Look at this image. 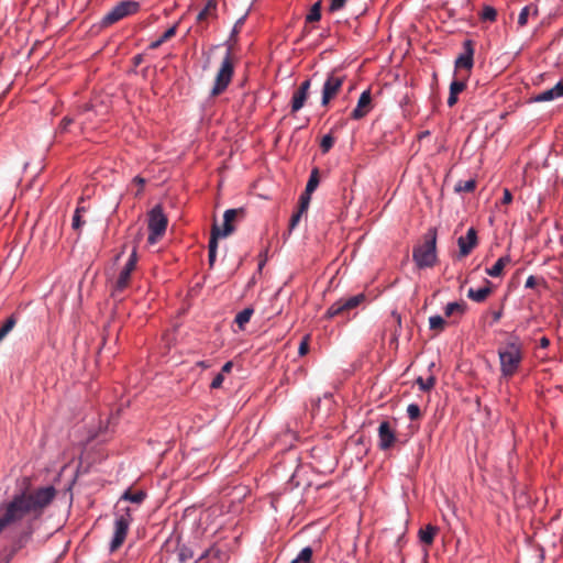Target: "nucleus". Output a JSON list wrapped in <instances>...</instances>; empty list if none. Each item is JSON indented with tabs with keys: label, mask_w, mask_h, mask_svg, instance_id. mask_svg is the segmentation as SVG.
I'll return each instance as SVG.
<instances>
[{
	"label": "nucleus",
	"mask_w": 563,
	"mask_h": 563,
	"mask_svg": "<svg viewBox=\"0 0 563 563\" xmlns=\"http://www.w3.org/2000/svg\"><path fill=\"white\" fill-rule=\"evenodd\" d=\"M457 102V95H449L448 106L453 107Z\"/></svg>",
	"instance_id": "obj_52"
},
{
	"label": "nucleus",
	"mask_w": 563,
	"mask_h": 563,
	"mask_svg": "<svg viewBox=\"0 0 563 563\" xmlns=\"http://www.w3.org/2000/svg\"><path fill=\"white\" fill-rule=\"evenodd\" d=\"M466 305L465 302H450L446 305L444 309V314L446 318H451L453 316L461 317L465 312Z\"/></svg>",
	"instance_id": "obj_24"
},
{
	"label": "nucleus",
	"mask_w": 563,
	"mask_h": 563,
	"mask_svg": "<svg viewBox=\"0 0 563 563\" xmlns=\"http://www.w3.org/2000/svg\"><path fill=\"white\" fill-rule=\"evenodd\" d=\"M345 76L340 74L338 70H332L327 75L322 87L321 104L323 107L329 106L332 99H334L342 89Z\"/></svg>",
	"instance_id": "obj_6"
},
{
	"label": "nucleus",
	"mask_w": 563,
	"mask_h": 563,
	"mask_svg": "<svg viewBox=\"0 0 563 563\" xmlns=\"http://www.w3.org/2000/svg\"><path fill=\"white\" fill-rule=\"evenodd\" d=\"M486 283H487V286H485V287H482L478 289L470 288L467 291V297L476 302H483L484 300H486V298L492 292V288L489 287V282L486 280Z\"/></svg>",
	"instance_id": "obj_17"
},
{
	"label": "nucleus",
	"mask_w": 563,
	"mask_h": 563,
	"mask_svg": "<svg viewBox=\"0 0 563 563\" xmlns=\"http://www.w3.org/2000/svg\"><path fill=\"white\" fill-rule=\"evenodd\" d=\"M302 213L303 212H300V210H298L296 213H294L291 216V219H290V222H289V229L290 230H294L298 225Z\"/></svg>",
	"instance_id": "obj_44"
},
{
	"label": "nucleus",
	"mask_w": 563,
	"mask_h": 563,
	"mask_svg": "<svg viewBox=\"0 0 563 563\" xmlns=\"http://www.w3.org/2000/svg\"><path fill=\"white\" fill-rule=\"evenodd\" d=\"M310 196L311 194H307L306 191L301 194L299 198V208L300 212H306L308 210L309 203H310Z\"/></svg>",
	"instance_id": "obj_40"
},
{
	"label": "nucleus",
	"mask_w": 563,
	"mask_h": 563,
	"mask_svg": "<svg viewBox=\"0 0 563 563\" xmlns=\"http://www.w3.org/2000/svg\"><path fill=\"white\" fill-rule=\"evenodd\" d=\"M539 283V279L534 276H529L526 280V288H534Z\"/></svg>",
	"instance_id": "obj_47"
},
{
	"label": "nucleus",
	"mask_w": 563,
	"mask_h": 563,
	"mask_svg": "<svg viewBox=\"0 0 563 563\" xmlns=\"http://www.w3.org/2000/svg\"><path fill=\"white\" fill-rule=\"evenodd\" d=\"M20 319V312L12 313L0 327V342L13 330Z\"/></svg>",
	"instance_id": "obj_19"
},
{
	"label": "nucleus",
	"mask_w": 563,
	"mask_h": 563,
	"mask_svg": "<svg viewBox=\"0 0 563 563\" xmlns=\"http://www.w3.org/2000/svg\"><path fill=\"white\" fill-rule=\"evenodd\" d=\"M85 221L81 220V214H78V212H75L73 216L71 221V228L76 231L80 230Z\"/></svg>",
	"instance_id": "obj_42"
},
{
	"label": "nucleus",
	"mask_w": 563,
	"mask_h": 563,
	"mask_svg": "<svg viewBox=\"0 0 563 563\" xmlns=\"http://www.w3.org/2000/svg\"><path fill=\"white\" fill-rule=\"evenodd\" d=\"M365 300L364 294H357L355 296L349 298H341L335 301L332 306L327 310L325 317L331 319L338 316H344L350 310L358 307Z\"/></svg>",
	"instance_id": "obj_7"
},
{
	"label": "nucleus",
	"mask_w": 563,
	"mask_h": 563,
	"mask_svg": "<svg viewBox=\"0 0 563 563\" xmlns=\"http://www.w3.org/2000/svg\"><path fill=\"white\" fill-rule=\"evenodd\" d=\"M123 511L117 516L114 521L113 538L110 542L111 552H115L123 544L132 522L131 508L126 507Z\"/></svg>",
	"instance_id": "obj_5"
},
{
	"label": "nucleus",
	"mask_w": 563,
	"mask_h": 563,
	"mask_svg": "<svg viewBox=\"0 0 563 563\" xmlns=\"http://www.w3.org/2000/svg\"><path fill=\"white\" fill-rule=\"evenodd\" d=\"M232 367H233V363H232V362H227V363L222 366V368H221V371H220L219 373H222V375L224 376V374H227V373H230V372H231Z\"/></svg>",
	"instance_id": "obj_50"
},
{
	"label": "nucleus",
	"mask_w": 563,
	"mask_h": 563,
	"mask_svg": "<svg viewBox=\"0 0 563 563\" xmlns=\"http://www.w3.org/2000/svg\"><path fill=\"white\" fill-rule=\"evenodd\" d=\"M176 553L180 563H196L194 551L189 547L185 544L178 545Z\"/></svg>",
	"instance_id": "obj_22"
},
{
	"label": "nucleus",
	"mask_w": 563,
	"mask_h": 563,
	"mask_svg": "<svg viewBox=\"0 0 563 563\" xmlns=\"http://www.w3.org/2000/svg\"><path fill=\"white\" fill-rule=\"evenodd\" d=\"M290 563H299V561L296 559H294Z\"/></svg>",
	"instance_id": "obj_58"
},
{
	"label": "nucleus",
	"mask_w": 563,
	"mask_h": 563,
	"mask_svg": "<svg viewBox=\"0 0 563 563\" xmlns=\"http://www.w3.org/2000/svg\"><path fill=\"white\" fill-rule=\"evenodd\" d=\"M372 110L371 90L363 91L358 98L355 109L351 112V119L361 120Z\"/></svg>",
	"instance_id": "obj_13"
},
{
	"label": "nucleus",
	"mask_w": 563,
	"mask_h": 563,
	"mask_svg": "<svg viewBox=\"0 0 563 563\" xmlns=\"http://www.w3.org/2000/svg\"><path fill=\"white\" fill-rule=\"evenodd\" d=\"M244 214H245V211L243 208L228 209L223 214V228L220 229V227L217 223H214L212 225L211 232H218L219 238L229 236L235 230L233 222L238 219H243Z\"/></svg>",
	"instance_id": "obj_8"
},
{
	"label": "nucleus",
	"mask_w": 563,
	"mask_h": 563,
	"mask_svg": "<svg viewBox=\"0 0 563 563\" xmlns=\"http://www.w3.org/2000/svg\"><path fill=\"white\" fill-rule=\"evenodd\" d=\"M308 349H309V346H308V342H307V340L305 339V340H302V341L300 342L299 347H298V352H308Z\"/></svg>",
	"instance_id": "obj_53"
},
{
	"label": "nucleus",
	"mask_w": 563,
	"mask_h": 563,
	"mask_svg": "<svg viewBox=\"0 0 563 563\" xmlns=\"http://www.w3.org/2000/svg\"><path fill=\"white\" fill-rule=\"evenodd\" d=\"M482 19L485 21H495L497 11L493 7H485L482 12Z\"/></svg>",
	"instance_id": "obj_39"
},
{
	"label": "nucleus",
	"mask_w": 563,
	"mask_h": 563,
	"mask_svg": "<svg viewBox=\"0 0 563 563\" xmlns=\"http://www.w3.org/2000/svg\"><path fill=\"white\" fill-rule=\"evenodd\" d=\"M416 383L419 385V388L423 391H428L433 388L435 384V377L429 376L427 379H423L422 377H418Z\"/></svg>",
	"instance_id": "obj_34"
},
{
	"label": "nucleus",
	"mask_w": 563,
	"mask_h": 563,
	"mask_svg": "<svg viewBox=\"0 0 563 563\" xmlns=\"http://www.w3.org/2000/svg\"><path fill=\"white\" fill-rule=\"evenodd\" d=\"M85 211H86L85 207H80V206L77 207L75 210V212H78V214H81V212H85Z\"/></svg>",
	"instance_id": "obj_57"
},
{
	"label": "nucleus",
	"mask_w": 563,
	"mask_h": 563,
	"mask_svg": "<svg viewBox=\"0 0 563 563\" xmlns=\"http://www.w3.org/2000/svg\"><path fill=\"white\" fill-rule=\"evenodd\" d=\"M311 88V79H306L300 84V86L297 88V90L294 92L291 98V113H295L299 111L301 108H303L309 91Z\"/></svg>",
	"instance_id": "obj_12"
},
{
	"label": "nucleus",
	"mask_w": 563,
	"mask_h": 563,
	"mask_svg": "<svg viewBox=\"0 0 563 563\" xmlns=\"http://www.w3.org/2000/svg\"><path fill=\"white\" fill-rule=\"evenodd\" d=\"M140 10V3L132 0L121 1L117 3L103 18L102 25L109 26L120 20L135 14Z\"/></svg>",
	"instance_id": "obj_4"
},
{
	"label": "nucleus",
	"mask_w": 563,
	"mask_h": 563,
	"mask_svg": "<svg viewBox=\"0 0 563 563\" xmlns=\"http://www.w3.org/2000/svg\"><path fill=\"white\" fill-rule=\"evenodd\" d=\"M476 187V181L474 179H468L465 181H459L455 185L456 192H472Z\"/></svg>",
	"instance_id": "obj_31"
},
{
	"label": "nucleus",
	"mask_w": 563,
	"mask_h": 563,
	"mask_svg": "<svg viewBox=\"0 0 563 563\" xmlns=\"http://www.w3.org/2000/svg\"><path fill=\"white\" fill-rule=\"evenodd\" d=\"M510 263L509 256H503L490 267L486 269V274L490 277H499L503 275L504 268Z\"/></svg>",
	"instance_id": "obj_20"
},
{
	"label": "nucleus",
	"mask_w": 563,
	"mask_h": 563,
	"mask_svg": "<svg viewBox=\"0 0 563 563\" xmlns=\"http://www.w3.org/2000/svg\"><path fill=\"white\" fill-rule=\"evenodd\" d=\"M437 532V527L428 525L426 528L419 530V539L422 543L430 545L433 543Z\"/></svg>",
	"instance_id": "obj_21"
},
{
	"label": "nucleus",
	"mask_w": 563,
	"mask_h": 563,
	"mask_svg": "<svg viewBox=\"0 0 563 563\" xmlns=\"http://www.w3.org/2000/svg\"><path fill=\"white\" fill-rule=\"evenodd\" d=\"M334 144V137L331 134H327L322 137L320 148L322 153H328Z\"/></svg>",
	"instance_id": "obj_36"
},
{
	"label": "nucleus",
	"mask_w": 563,
	"mask_h": 563,
	"mask_svg": "<svg viewBox=\"0 0 563 563\" xmlns=\"http://www.w3.org/2000/svg\"><path fill=\"white\" fill-rule=\"evenodd\" d=\"M474 65V43L466 40L463 43V53L455 59V68L457 71L465 69L471 71Z\"/></svg>",
	"instance_id": "obj_10"
},
{
	"label": "nucleus",
	"mask_w": 563,
	"mask_h": 563,
	"mask_svg": "<svg viewBox=\"0 0 563 563\" xmlns=\"http://www.w3.org/2000/svg\"><path fill=\"white\" fill-rule=\"evenodd\" d=\"M253 312L254 310L252 308H245L235 316L234 322L238 324L239 329H244L245 324L250 321Z\"/></svg>",
	"instance_id": "obj_27"
},
{
	"label": "nucleus",
	"mask_w": 563,
	"mask_h": 563,
	"mask_svg": "<svg viewBox=\"0 0 563 563\" xmlns=\"http://www.w3.org/2000/svg\"><path fill=\"white\" fill-rule=\"evenodd\" d=\"M531 9H532L531 5H526L522 8V10L520 11L519 16H518L519 26L522 27L528 23V18L530 15Z\"/></svg>",
	"instance_id": "obj_37"
},
{
	"label": "nucleus",
	"mask_w": 563,
	"mask_h": 563,
	"mask_svg": "<svg viewBox=\"0 0 563 563\" xmlns=\"http://www.w3.org/2000/svg\"><path fill=\"white\" fill-rule=\"evenodd\" d=\"M531 340L521 341L517 336H509L507 340V345L511 350V352H521V350H528L530 347Z\"/></svg>",
	"instance_id": "obj_25"
},
{
	"label": "nucleus",
	"mask_w": 563,
	"mask_h": 563,
	"mask_svg": "<svg viewBox=\"0 0 563 563\" xmlns=\"http://www.w3.org/2000/svg\"><path fill=\"white\" fill-rule=\"evenodd\" d=\"M234 74V65L231 51L228 49L221 66L216 75L213 87L210 91V97L214 98L225 91L230 85Z\"/></svg>",
	"instance_id": "obj_2"
},
{
	"label": "nucleus",
	"mask_w": 563,
	"mask_h": 563,
	"mask_svg": "<svg viewBox=\"0 0 563 563\" xmlns=\"http://www.w3.org/2000/svg\"><path fill=\"white\" fill-rule=\"evenodd\" d=\"M432 367H434V362H431V363H430V369H431Z\"/></svg>",
	"instance_id": "obj_59"
},
{
	"label": "nucleus",
	"mask_w": 563,
	"mask_h": 563,
	"mask_svg": "<svg viewBox=\"0 0 563 563\" xmlns=\"http://www.w3.org/2000/svg\"><path fill=\"white\" fill-rule=\"evenodd\" d=\"M321 19V1H317L312 4L309 13L306 16L307 22H318Z\"/></svg>",
	"instance_id": "obj_28"
},
{
	"label": "nucleus",
	"mask_w": 563,
	"mask_h": 563,
	"mask_svg": "<svg viewBox=\"0 0 563 563\" xmlns=\"http://www.w3.org/2000/svg\"><path fill=\"white\" fill-rule=\"evenodd\" d=\"M133 181H134L135 184H137V185H139V187H140V188H139V190H137V192H136V196H139V195L142 192V190H143V187H144V185H145V179H144V178H142V177H140V176H136V177L133 179Z\"/></svg>",
	"instance_id": "obj_48"
},
{
	"label": "nucleus",
	"mask_w": 563,
	"mask_h": 563,
	"mask_svg": "<svg viewBox=\"0 0 563 563\" xmlns=\"http://www.w3.org/2000/svg\"><path fill=\"white\" fill-rule=\"evenodd\" d=\"M445 320L443 317L441 316H432L429 318V327L431 330L435 331V332H441L444 330L445 328Z\"/></svg>",
	"instance_id": "obj_30"
},
{
	"label": "nucleus",
	"mask_w": 563,
	"mask_h": 563,
	"mask_svg": "<svg viewBox=\"0 0 563 563\" xmlns=\"http://www.w3.org/2000/svg\"><path fill=\"white\" fill-rule=\"evenodd\" d=\"M346 0H331L329 10L330 12H335L341 10L345 5Z\"/></svg>",
	"instance_id": "obj_43"
},
{
	"label": "nucleus",
	"mask_w": 563,
	"mask_h": 563,
	"mask_svg": "<svg viewBox=\"0 0 563 563\" xmlns=\"http://www.w3.org/2000/svg\"><path fill=\"white\" fill-rule=\"evenodd\" d=\"M501 372L505 376H511L521 362V354H498Z\"/></svg>",
	"instance_id": "obj_15"
},
{
	"label": "nucleus",
	"mask_w": 563,
	"mask_h": 563,
	"mask_svg": "<svg viewBox=\"0 0 563 563\" xmlns=\"http://www.w3.org/2000/svg\"><path fill=\"white\" fill-rule=\"evenodd\" d=\"M423 239L412 251V260L419 268L432 267L437 262V230L429 229Z\"/></svg>",
	"instance_id": "obj_1"
},
{
	"label": "nucleus",
	"mask_w": 563,
	"mask_h": 563,
	"mask_svg": "<svg viewBox=\"0 0 563 563\" xmlns=\"http://www.w3.org/2000/svg\"><path fill=\"white\" fill-rule=\"evenodd\" d=\"M71 123H73L71 118H69V117L63 118V120L59 123V130L62 132H66Z\"/></svg>",
	"instance_id": "obj_46"
},
{
	"label": "nucleus",
	"mask_w": 563,
	"mask_h": 563,
	"mask_svg": "<svg viewBox=\"0 0 563 563\" xmlns=\"http://www.w3.org/2000/svg\"><path fill=\"white\" fill-rule=\"evenodd\" d=\"M466 77H462L461 79L453 80L450 85V92L451 95H457L461 93L466 88L465 82Z\"/></svg>",
	"instance_id": "obj_33"
},
{
	"label": "nucleus",
	"mask_w": 563,
	"mask_h": 563,
	"mask_svg": "<svg viewBox=\"0 0 563 563\" xmlns=\"http://www.w3.org/2000/svg\"><path fill=\"white\" fill-rule=\"evenodd\" d=\"M143 62V55L142 54H137L135 55L133 58H132V63L135 67L140 66Z\"/></svg>",
	"instance_id": "obj_51"
},
{
	"label": "nucleus",
	"mask_w": 563,
	"mask_h": 563,
	"mask_svg": "<svg viewBox=\"0 0 563 563\" xmlns=\"http://www.w3.org/2000/svg\"><path fill=\"white\" fill-rule=\"evenodd\" d=\"M550 344V340L547 338V336H541L539 340H538V344L531 346L528 349V350H537V349H547Z\"/></svg>",
	"instance_id": "obj_41"
},
{
	"label": "nucleus",
	"mask_w": 563,
	"mask_h": 563,
	"mask_svg": "<svg viewBox=\"0 0 563 563\" xmlns=\"http://www.w3.org/2000/svg\"><path fill=\"white\" fill-rule=\"evenodd\" d=\"M512 200V195L509 189H504L503 203L508 205Z\"/></svg>",
	"instance_id": "obj_49"
},
{
	"label": "nucleus",
	"mask_w": 563,
	"mask_h": 563,
	"mask_svg": "<svg viewBox=\"0 0 563 563\" xmlns=\"http://www.w3.org/2000/svg\"><path fill=\"white\" fill-rule=\"evenodd\" d=\"M244 22V18H241L236 21L235 25H234V31L238 32V30L241 27V25L243 24Z\"/></svg>",
	"instance_id": "obj_55"
},
{
	"label": "nucleus",
	"mask_w": 563,
	"mask_h": 563,
	"mask_svg": "<svg viewBox=\"0 0 563 563\" xmlns=\"http://www.w3.org/2000/svg\"><path fill=\"white\" fill-rule=\"evenodd\" d=\"M397 441L395 430L388 421H382L378 427V446L383 451L389 450Z\"/></svg>",
	"instance_id": "obj_11"
},
{
	"label": "nucleus",
	"mask_w": 563,
	"mask_h": 563,
	"mask_svg": "<svg viewBox=\"0 0 563 563\" xmlns=\"http://www.w3.org/2000/svg\"><path fill=\"white\" fill-rule=\"evenodd\" d=\"M178 23L170 26L168 30H166L163 35L157 38L156 41L152 42L148 46L150 49H156L158 48L163 43L169 41L172 37L176 35Z\"/></svg>",
	"instance_id": "obj_23"
},
{
	"label": "nucleus",
	"mask_w": 563,
	"mask_h": 563,
	"mask_svg": "<svg viewBox=\"0 0 563 563\" xmlns=\"http://www.w3.org/2000/svg\"><path fill=\"white\" fill-rule=\"evenodd\" d=\"M219 233L218 232H211V236L209 240L208 249H209V265L213 266L216 258H217V250H218V240H219Z\"/></svg>",
	"instance_id": "obj_26"
},
{
	"label": "nucleus",
	"mask_w": 563,
	"mask_h": 563,
	"mask_svg": "<svg viewBox=\"0 0 563 563\" xmlns=\"http://www.w3.org/2000/svg\"><path fill=\"white\" fill-rule=\"evenodd\" d=\"M168 224L167 217L163 212V208L161 205H156L150 212H148V243L155 244L158 239H161L166 231Z\"/></svg>",
	"instance_id": "obj_3"
},
{
	"label": "nucleus",
	"mask_w": 563,
	"mask_h": 563,
	"mask_svg": "<svg viewBox=\"0 0 563 563\" xmlns=\"http://www.w3.org/2000/svg\"><path fill=\"white\" fill-rule=\"evenodd\" d=\"M312 549L310 547H306L299 552L297 560L299 563H312Z\"/></svg>",
	"instance_id": "obj_35"
},
{
	"label": "nucleus",
	"mask_w": 563,
	"mask_h": 563,
	"mask_svg": "<svg viewBox=\"0 0 563 563\" xmlns=\"http://www.w3.org/2000/svg\"><path fill=\"white\" fill-rule=\"evenodd\" d=\"M211 553H213V550H212V549H210V550H208V551L203 552V553L201 554V556H200L197 561H201V560H202V559H205L206 556H209Z\"/></svg>",
	"instance_id": "obj_56"
},
{
	"label": "nucleus",
	"mask_w": 563,
	"mask_h": 563,
	"mask_svg": "<svg viewBox=\"0 0 563 563\" xmlns=\"http://www.w3.org/2000/svg\"><path fill=\"white\" fill-rule=\"evenodd\" d=\"M398 342H397V339L396 338H391L390 341H389V346L388 349L389 350H398Z\"/></svg>",
	"instance_id": "obj_54"
},
{
	"label": "nucleus",
	"mask_w": 563,
	"mask_h": 563,
	"mask_svg": "<svg viewBox=\"0 0 563 563\" xmlns=\"http://www.w3.org/2000/svg\"><path fill=\"white\" fill-rule=\"evenodd\" d=\"M137 263V254H136V246L133 247L132 253L125 263L124 267L120 272L115 284H114V291H123L129 285L131 280V274L135 269Z\"/></svg>",
	"instance_id": "obj_9"
},
{
	"label": "nucleus",
	"mask_w": 563,
	"mask_h": 563,
	"mask_svg": "<svg viewBox=\"0 0 563 563\" xmlns=\"http://www.w3.org/2000/svg\"><path fill=\"white\" fill-rule=\"evenodd\" d=\"M145 498V493L139 490L135 493H132L130 490L125 492L121 499L123 500H130L134 504H141Z\"/></svg>",
	"instance_id": "obj_32"
},
{
	"label": "nucleus",
	"mask_w": 563,
	"mask_h": 563,
	"mask_svg": "<svg viewBox=\"0 0 563 563\" xmlns=\"http://www.w3.org/2000/svg\"><path fill=\"white\" fill-rule=\"evenodd\" d=\"M459 255L461 257L467 256L473 249L477 245V232L474 228H470L465 236H460L457 240Z\"/></svg>",
	"instance_id": "obj_14"
},
{
	"label": "nucleus",
	"mask_w": 563,
	"mask_h": 563,
	"mask_svg": "<svg viewBox=\"0 0 563 563\" xmlns=\"http://www.w3.org/2000/svg\"><path fill=\"white\" fill-rule=\"evenodd\" d=\"M563 97V81H559L551 89L544 90L534 97L537 102L552 101L556 98Z\"/></svg>",
	"instance_id": "obj_16"
},
{
	"label": "nucleus",
	"mask_w": 563,
	"mask_h": 563,
	"mask_svg": "<svg viewBox=\"0 0 563 563\" xmlns=\"http://www.w3.org/2000/svg\"><path fill=\"white\" fill-rule=\"evenodd\" d=\"M217 16V1L208 0L205 8L198 13L197 21L199 23L206 21L208 18Z\"/></svg>",
	"instance_id": "obj_18"
},
{
	"label": "nucleus",
	"mask_w": 563,
	"mask_h": 563,
	"mask_svg": "<svg viewBox=\"0 0 563 563\" xmlns=\"http://www.w3.org/2000/svg\"><path fill=\"white\" fill-rule=\"evenodd\" d=\"M319 185V170L318 168L312 169L308 183L306 185L305 191L307 194H312Z\"/></svg>",
	"instance_id": "obj_29"
},
{
	"label": "nucleus",
	"mask_w": 563,
	"mask_h": 563,
	"mask_svg": "<svg viewBox=\"0 0 563 563\" xmlns=\"http://www.w3.org/2000/svg\"><path fill=\"white\" fill-rule=\"evenodd\" d=\"M223 379L224 376L222 375V373H218L212 379L210 387L213 389L220 388L222 386Z\"/></svg>",
	"instance_id": "obj_45"
},
{
	"label": "nucleus",
	"mask_w": 563,
	"mask_h": 563,
	"mask_svg": "<svg viewBox=\"0 0 563 563\" xmlns=\"http://www.w3.org/2000/svg\"><path fill=\"white\" fill-rule=\"evenodd\" d=\"M407 413L410 420H417L421 417L420 407L417 404H410L407 407Z\"/></svg>",
	"instance_id": "obj_38"
}]
</instances>
